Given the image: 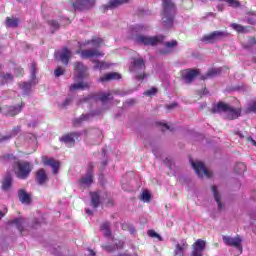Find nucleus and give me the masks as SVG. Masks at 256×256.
<instances>
[{
    "instance_id": "1",
    "label": "nucleus",
    "mask_w": 256,
    "mask_h": 256,
    "mask_svg": "<svg viewBox=\"0 0 256 256\" xmlns=\"http://www.w3.org/2000/svg\"><path fill=\"white\" fill-rule=\"evenodd\" d=\"M163 12L162 21L165 27H171L173 25V19H175V4L171 0H162Z\"/></svg>"
},
{
    "instance_id": "2",
    "label": "nucleus",
    "mask_w": 256,
    "mask_h": 256,
    "mask_svg": "<svg viewBox=\"0 0 256 256\" xmlns=\"http://www.w3.org/2000/svg\"><path fill=\"white\" fill-rule=\"evenodd\" d=\"M215 113H224L226 119H238L241 116V109L233 108L229 104H225L223 102L218 103L214 107Z\"/></svg>"
},
{
    "instance_id": "3",
    "label": "nucleus",
    "mask_w": 256,
    "mask_h": 256,
    "mask_svg": "<svg viewBox=\"0 0 256 256\" xmlns=\"http://www.w3.org/2000/svg\"><path fill=\"white\" fill-rule=\"evenodd\" d=\"M33 171V166L29 162H18L16 164L15 173L18 179H27Z\"/></svg>"
},
{
    "instance_id": "4",
    "label": "nucleus",
    "mask_w": 256,
    "mask_h": 256,
    "mask_svg": "<svg viewBox=\"0 0 256 256\" xmlns=\"http://www.w3.org/2000/svg\"><path fill=\"white\" fill-rule=\"evenodd\" d=\"M163 39L164 37L162 35H159V36L139 35L136 37V41L140 45H151L152 47L155 45H159V43H163Z\"/></svg>"
},
{
    "instance_id": "5",
    "label": "nucleus",
    "mask_w": 256,
    "mask_h": 256,
    "mask_svg": "<svg viewBox=\"0 0 256 256\" xmlns=\"http://www.w3.org/2000/svg\"><path fill=\"white\" fill-rule=\"evenodd\" d=\"M145 69V62L141 58L134 59L130 66V72L131 73H140L139 75H136V79L138 81H143L145 79V74L141 73Z\"/></svg>"
},
{
    "instance_id": "6",
    "label": "nucleus",
    "mask_w": 256,
    "mask_h": 256,
    "mask_svg": "<svg viewBox=\"0 0 256 256\" xmlns=\"http://www.w3.org/2000/svg\"><path fill=\"white\" fill-rule=\"evenodd\" d=\"M191 165L193 167V169L195 170L196 174L198 175V177H206L207 179H209V177H211L213 175V173H211V171L207 170V168H205V164H203V162L201 161H192Z\"/></svg>"
},
{
    "instance_id": "7",
    "label": "nucleus",
    "mask_w": 256,
    "mask_h": 256,
    "mask_svg": "<svg viewBox=\"0 0 256 256\" xmlns=\"http://www.w3.org/2000/svg\"><path fill=\"white\" fill-rule=\"evenodd\" d=\"M223 242L225 245H229L230 247H236L238 250V255L243 253V247L241 246V238L239 236L237 237H231V236H223Z\"/></svg>"
},
{
    "instance_id": "8",
    "label": "nucleus",
    "mask_w": 256,
    "mask_h": 256,
    "mask_svg": "<svg viewBox=\"0 0 256 256\" xmlns=\"http://www.w3.org/2000/svg\"><path fill=\"white\" fill-rule=\"evenodd\" d=\"M227 32L223 31H214L202 38L204 43H215L216 41H220L223 37H227Z\"/></svg>"
},
{
    "instance_id": "9",
    "label": "nucleus",
    "mask_w": 256,
    "mask_h": 256,
    "mask_svg": "<svg viewBox=\"0 0 256 256\" xmlns=\"http://www.w3.org/2000/svg\"><path fill=\"white\" fill-rule=\"evenodd\" d=\"M91 183H93V166L92 164H90V166L87 169V173L85 176H83L80 181H79V185L80 187H89L91 185Z\"/></svg>"
},
{
    "instance_id": "10",
    "label": "nucleus",
    "mask_w": 256,
    "mask_h": 256,
    "mask_svg": "<svg viewBox=\"0 0 256 256\" xmlns=\"http://www.w3.org/2000/svg\"><path fill=\"white\" fill-rule=\"evenodd\" d=\"M95 1L96 0H77L73 4V7H74V9H76L78 11H83L85 9H91V7L95 6Z\"/></svg>"
},
{
    "instance_id": "11",
    "label": "nucleus",
    "mask_w": 256,
    "mask_h": 256,
    "mask_svg": "<svg viewBox=\"0 0 256 256\" xmlns=\"http://www.w3.org/2000/svg\"><path fill=\"white\" fill-rule=\"evenodd\" d=\"M111 99H113L111 94L101 93L96 96H90V97L84 98V102L89 103V101H101L103 105H105V103H109Z\"/></svg>"
},
{
    "instance_id": "12",
    "label": "nucleus",
    "mask_w": 256,
    "mask_h": 256,
    "mask_svg": "<svg viewBox=\"0 0 256 256\" xmlns=\"http://www.w3.org/2000/svg\"><path fill=\"white\" fill-rule=\"evenodd\" d=\"M80 55L82 59H95L97 57H103V55L105 54L97 49H88V50H82L80 52Z\"/></svg>"
},
{
    "instance_id": "13",
    "label": "nucleus",
    "mask_w": 256,
    "mask_h": 256,
    "mask_svg": "<svg viewBox=\"0 0 256 256\" xmlns=\"http://www.w3.org/2000/svg\"><path fill=\"white\" fill-rule=\"evenodd\" d=\"M188 249H189V244L187 243V240L182 239L176 243L175 249H174V255L185 256V251H187Z\"/></svg>"
},
{
    "instance_id": "14",
    "label": "nucleus",
    "mask_w": 256,
    "mask_h": 256,
    "mask_svg": "<svg viewBox=\"0 0 256 256\" xmlns=\"http://www.w3.org/2000/svg\"><path fill=\"white\" fill-rule=\"evenodd\" d=\"M24 105L25 104H23V102H21V104H18L16 106H6V107H4V113L8 117H15V115H19V113H21V111H23Z\"/></svg>"
},
{
    "instance_id": "15",
    "label": "nucleus",
    "mask_w": 256,
    "mask_h": 256,
    "mask_svg": "<svg viewBox=\"0 0 256 256\" xmlns=\"http://www.w3.org/2000/svg\"><path fill=\"white\" fill-rule=\"evenodd\" d=\"M74 71L76 79H83L84 77H87V67L83 65V63L76 62L74 64Z\"/></svg>"
},
{
    "instance_id": "16",
    "label": "nucleus",
    "mask_w": 256,
    "mask_h": 256,
    "mask_svg": "<svg viewBox=\"0 0 256 256\" xmlns=\"http://www.w3.org/2000/svg\"><path fill=\"white\" fill-rule=\"evenodd\" d=\"M78 137H79V134L72 132L70 134H66L62 136L60 138V141H62V143H65L67 147H73V145H75V139H78Z\"/></svg>"
},
{
    "instance_id": "17",
    "label": "nucleus",
    "mask_w": 256,
    "mask_h": 256,
    "mask_svg": "<svg viewBox=\"0 0 256 256\" xmlns=\"http://www.w3.org/2000/svg\"><path fill=\"white\" fill-rule=\"evenodd\" d=\"M177 47V41L172 40L163 44V47L159 50L160 55H169L173 53V50Z\"/></svg>"
},
{
    "instance_id": "18",
    "label": "nucleus",
    "mask_w": 256,
    "mask_h": 256,
    "mask_svg": "<svg viewBox=\"0 0 256 256\" xmlns=\"http://www.w3.org/2000/svg\"><path fill=\"white\" fill-rule=\"evenodd\" d=\"M199 75V71L197 70H183L181 72V77L184 79L186 83H191L195 79L196 76Z\"/></svg>"
},
{
    "instance_id": "19",
    "label": "nucleus",
    "mask_w": 256,
    "mask_h": 256,
    "mask_svg": "<svg viewBox=\"0 0 256 256\" xmlns=\"http://www.w3.org/2000/svg\"><path fill=\"white\" fill-rule=\"evenodd\" d=\"M129 3V0H109L108 4L103 6L104 11L109 9H117V7H121V5H126Z\"/></svg>"
},
{
    "instance_id": "20",
    "label": "nucleus",
    "mask_w": 256,
    "mask_h": 256,
    "mask_svg": "<svg viewBox=\"0 0 256 256\" xmlns=\"http://www.w3.org/2000/svg\"><path fill=\"white\" fill-rule=\"evenodd\" d=\"M119 79H121V74L117 72H110L100 77L99 81L100 83H105V81H117Z\"/></svg>"
},
{
    "instance_id": "21",
    "label": "nucleus",
    "mask_w": 256,
    "mask_h": 256,
    "mask_svg": "<svg viewBox=\"0 0 256 256\" xmlns=\"http://www.w3.org/2000/svg\"><path fill=\"white\" fill-rule=\"evenodd\" d=\"M59 60L64 64L67 65L69 60L71 59L72 53L69 49L64 48L61 52L58 53Z\"/></svg>"
},
{
    "instance_id": "22",
    "label": "nucleus",
    "mask_w": 256,
    "mask_h": 256,
    "mask_svg": "<svg viewBox=\"0 0 256 256\" xmlns=\"http://www.w3.org/2000/svg\"><path fill=\"white\" fill-rule=\"evenodd\" d=\"M12 225H15L20 231L21 235H25V227H27V221L23 218H17L12 221Z\"/></svg>"
},
{
    "instance_id": "23",
    "label": "nucleus",
    "mask_w": 256,
    "mask_h": 256,
    "mask_svg": "<svg viewBox=\"0 0 256 256\" xmlns=\"http://www.w3.org/2000/svg\"><path fill=\"white\" fill-rule=\"evenodd\" d=\"M43 163L53 169L54 175L59 171V161L52 158H44Z\"/></svg>"
},
{
    "instance_id": "24",
    "label": "nucleus",
    "mask_w": 256,
    "mask_h": 256,
    "mask_svg": "<svg viewBox=\"0 0 256 256\" xmlns=\"http://www.w3.org/2000/svg\"><path fill=\"white\" fill-rule=\"evenodd\" d=\"M151 29V26L147 24H137L135 26H132L130 28V31L132 34L135 33H145L146 31H149Z\"/></svg>"
},
{
    "instance_id": "25",
    "label": "nucleus",
    "mask_w": 256,
    "mask_h": 256,
    "mask_svg": "<svg viewBox=\"0 0 256 256\" xmlns=\"http://www.w3.org/2000/svg\"><path fill=\"white\" fill-rule=\"evenodd\" d=\"M89 87H91V83L90 82H78V83H74L70 86V91H77V90H81L84 91V89H89Z\"/></svg>"
},
{
    "instance_id": "26",
    "label": "nucleus",
    "mask_w": 256,
    "mask_h": 256,
    "mask_svg": "<svg viewBox=\"0 0 256 256\" xmlns=\"http://www.w3.org/2000/svg\"><path fill=\"white\" fill-rule=\"evenodd\" d=\"M93 117H95V114H93V113L82 114L79 118L74 120V125H82V123L91 121V119H93Z\"/></svg>"
},
{
    "instance_id": "27",
    "label": "nucleus",
    "mask_w": 256,
    "mask_h": 256,
    "mask_svg": "<svg viewBox=\"0 0 256 256\" xmlns=\"http://www.w3.org/2000/svg\"><path fill=\"white\" fill-rule=\"evenodd\" d=\"M36 180L39 183V185H44V183H47L48 181L47 173L45 172L44 169H40L37 171Z\"/></svg>"
},
{
    "instance_id": "28",
    "label": "nucleus",
    "mask_w": 256,
    "mask_h": 256,
    "mask_svg": "<svg viewBox=\"0 0 256 256\" xmlns=\"http://www.w3.org/2000/svg\"><path fill=\"white\" fill-rule=\"evenodd\" d=\"M212 192L214 195V199L218 205L219 211H223V203H221V194H219V190L217 189V186L212 187Z\"/></svg>"
},
{
    "instance_id": "29",
    "label": "nucleus",
    "mask_w": 256,
    "mask_h": 256,
    "mask_svg": "<svg viewBox=\"0 0 256 256\" xmlns=\"http://www.w3.org/2000/svg\"><path fill=\"white\" fill-rule=\"evenodd\" d=\"M206 245H207V243L205 242V240L198 239V240H196V242L192 245V250H194V251H200L201 253H203V251H205Z\"/></svg>"
},
{
    "instance_id": "30",
    "label": "nucleus",
    "mask_w": 256,
    "mask_h": 256,
    "mask_svg": "<svg viewBox=\"0 0 256 256\" xmlns=\"http://www.w3.org/2000/svg\"><path fill=\"white\" fill-rule=\"evenodd\" d=\"M19 133H21V127L17 126V127L12 129V131L9 135L0 137V143H1V141H8V139L16 137Z\"/></svg>"
},
{
    "instance_id": "31",
    "label": "nucleus",
    "mask_w": 256,
    "mask_h": 256,
    "mask_svg": "<svg viewBox=\"0 0 256 256\" xmlns=\"http://www.w3.org/2000/svg\"><path fill=\"white\" fill-rule=\"evenodd\" d=\"M18 196L21 203H25L26 205H28V203H31V196H29L28 193L25 192V190H19Z\"/></svg>"
},
{
    "instance_id": "32",
    "label": "nucleus",
    "mask_w": 256,
    "mask_h": 256,
    "mask_svg": "<svg viewBox=\"0 0 256 256\" xmlns=\"http://www.w3.org/2000/svg\"><path fill=\"white\" fill-rule=\"evenodd\" d=\"M221 73V69L219 68H212L210 69L205 76H203V79H211L213 77H217Z\"/></svg>"
},
{
    "instance_id": "33",
    "label": "nucleus",
    "mask_w": 256,
    "mask_h": 256,
    "mask_svg": "<svg viewBox=\"0 0 256 256\" xmlns=\"http://www.w3.org/2000/svg\"><path fill=\"white\" fill-rule=\"evenodd\" d=\"M84 45H92V47H101V45H103V39L93 38L92 40L86 41Z\"/></svg>"
},
{
    "instance_id": "34",
    "label": "nucleus",
    "mask_w": 256,
    "mask_h": 256,
    "mask_svg": "<svg viewBox=\"0 0 256 256\" xmlns=\"http://www.w3.org/2000/svg\"><path fill=\"white\" fill-rule=\"evenodd\" d=\"M31 87H33L31 82H24L20 84V89L24 95H28V93L31 92Z\"/></svg>"
},
{
    "instance_id": "35",
    "label": "nucleus",
    "mask_w": 256,
    "mask_h": 256,
    "mask_svg": "<svg viewBox=\"0 0 256 256\" xmlns=\"http://www.w3.org/2000/svg\"><path fill=\"white\" fill-rule=\"evenodd\" d=\"M12 183H13V179H11V176H7L2 183V189L4 191H9V189H11Z\"/></svg>"
},
{
    "instance_id": "36",
    "label": "nucleus",
    "mask_w": 256,
    "mask_h": 256,
    "mask_svg": "<svg viewBox=\"0 0 256 256\" xmlns=\"http://www.w3.org/2000/svg\"><path fill=\"white\" fill-rule=\"evenodd\" d=\"M19 25V19L17 18H6V27H12L15 28Z\"/></svg>"
},
{
    "instance_id": "37",
    "label": "nucleus",
    "mask_w": 256,
    "mask_h": 256,
    "mask_svg": "<svg viewBox=\"0 0 256 256\" xmlns=\"http://www.w3.org/2000/svg\"><path fill=\"white\" fill-rule=\"evenodd\" d=\"M110 225L108 222H105L101 225L100 229L104 235V237H110L111 236V230L109 229Z\"/></svg>"
},
{
    "instance_id": "38",
    "label": "nucleus",
    "mask_w": 256,
    "mask_h": 256,
    "mask_svg": "<svg viewBox=\"0 0 256 256\" xmlns=\"http://www.w3.org/2000/svg\"><path fill=\"white\" fill-rule=\"evenodd\" d=\"M140 200L144 203H149V201H151V194L149 193V191L144 190L140 195Z\"/></svg>"
},
{
    "instance_id": "39",
    "label": "nucleus",
    "mask_w": 256,
    "mask_h": 256,
    "mask_svg": "<svg viewBox=\"0 0 256 256\" xmlns=\"http://www.w3.org/2000/svg\"><path fill=\"white\" fill-rule=\"evenodd\" d=\"M91 199H92V206L99 207V203H100L99 193H97V192L91 193Z\"/></svg>"
},
{
    "instance_id": "40",
    "label": "nucleus",
    "mask_w": 256,
    "mask_h": 256,
    "mask_svg": "<svg viewBox=\"0 0 256 256\" xmlns=\"http://www.w3.org/2000/svg\"><path fill=\"white\" fill-rule=\"evenodd\" d=\"M94 65V69H107V67H109V64L105 63V62H99L97 60H93Z\"/></svg>"
},
{
    "instance_id": "41",
    "label": "nucleus",
    "mask_w": 256,
    "mask_h": 256,
    "mask_svg": "<svg viewBox=\"0 0 256 256\" xmlns=\"http://www.w3.org/2000/svg\"><path fill=\"white\" fill-rule=\"evenodd\" d=\"M232 29H234V31H237V33H245V27L239 25V24H231Z\"/></svg>"
},
{
    "instance_id": "42",
    "label": "nucleus",
    "mask_w": 256,
    "mask_h": 256,
    "mask_svg": "<svg viewBox=\"0 0 256 256\" xmlns=\"http://www.w3.org/2000/svg\"><path fill=\"white\" fill-rule=\"evenodd\" d=\"M1 85H5V83H9L10 81H13V75L11 74H6L1 77Z\"/></svg>"
},
{
    "instance_id": "43",
    "label": "nucleus",
    "mask_w": 256,
    "mask_h": 256,
    "mask_svg": "<svg viewBox=\"0 0 256 256\" xmlns=\"http://www.w3.org/2000/svg\"><path fill=\"white\" fill-rule=\"evenodd\" d=\"M247 113H256V101L248 104Z\"/></svg>"
},
{
    "instance_id": "44",
    "label": "nucleus",
    "mask_w": 256,
    "mask_h": 256,
    "mask_svg": "<svg viewBox=\"0 0 256 256\" xmlns=\"http://www.w3.org/2000/svg\"><path fill=\"white\" fill-rule=\"evenodd\" d=\"M246 169H247V166H245V164H243V163H238V164L236 165V173L241 174V173H243L244 171H246Z\"/></svg>"
},
{
    "instance_id": "45",
    "label": "nucleus",
    "mask_w": 256,
    "mask_h": 256,
    "mask_svg": "<svg viewBox=\"0 0 256 256\" xmlns=\"http://www.w3.org/2000/svg\"><path fill=\"white\" fill-rule=\"evenodd\" d=\"M64 73H65V68L63 67H58L54 71L55 77H61V75H64Z\"/></svg>"
},
{
    "instance_id": "46",
    "label": "nucleus",
    "mask_w": 256,
    "mask_h": 256,
    "mask_svg": "<svg viewBox=\"0 0 256 256\" xmlns=\"http://www.w3.org/2000/svg\"><path fill=\"white\" fill-rule=\"evenodd\" d=\"M26 139L31 143H37V137L35 136V134H27Z\"/></svg>"
},
{
    "instance_id": "47",
    "label": "nucleus",
    "mask_w": 256,
    "mask_h": 256,
    "mask_svg": "<svg viewBox=\"0 0 256 256\" xmlns=\"http://www.w3.org/2000/svg\"><path fill=\"white\" fill-rule=\"evenodd\" d=\"M157 93V88H151L144 92V95H147L148 97H151L152 95H155Z\"/></svg>"
},
{
    "instance_id": "48",
    "label": "nucleus",
    "mask_w": 256,
    "mask_h": 256,
    "mask_svg": "<svg viewBox=\"0 0 256 256\" xmlns=\"http://www.w3.org/2000/svg\"><path fill=\"white\" fill-rule=\"evenodd\" d=\"M148 235L150 237H156V239H159V241H162L161 236L157 234V232H155L154 230H149Z\"/></svg>"
},
{
    "instance_id": "49",
    "label": "nucleus",
    "mask_w": 256,
    "mask_h": 256,
    "mask_svg": "<svg viewBox=\"0 0 256 256\" xmlns=\"http://www.w3.org/2000/svg\"><path fill=\"white\" fill-rule=\"evenodd\" d=\"M49 25L52 26L53 29H59V23L55 20H51Z\"/></svg>"
},
{
    "instance_id": "50",
    "label": "nucleus",
    "mask_w": 256,
    "mask_h": 256,
    "mask_svg": "<svg viewBox=\"0 0 256 256\" xmlns=\"http://www.w3.org/2000/svg\"><path fill=\"white\" fill-rule=\"evenodd\" d=\"M191 256H203V252L192 250Z\"/></svg>"
},
{
    "instance_id": "51",
    "label": "nucleus",
    "mask_w": 256,
    "mask_h": 256,
    "mask_svg": "<svg viewBox=\"0 0 256 256\" xmlns=\"http://www.w3.org/2000/svg\"><path fill=\"white\" fill-rule=\"evenodd\" d=\"M5 213H7V207H4L3 211H0V219H3V217H5Z\"/></svg>"
},
{
    "instance_id": "52",
    "label": "nucleus",
    "mask_w": 256,
    "mask_h": 256,
    "mask_svg": "<svg viewBox=\"0 0 256 256\" xmlns=\"http://www.w3.org/2000/svg\"><path fill=\"white\" fill-rule=\"evenodd\" d=\"M248 141H249L254 147H256V141H255L253 138L248 137Z\"/></svg>"
},
{
    "instance_id": "53",
    "label": "nucleus",
    "mask_w": 256,
    "mask_h": 256,
    "mask_svg": "<svg viewBox=\"0 0 256 256\" xmlns=\"http://www.w3.org/2000/svg\"><path fill=\"white\" fill-rule=\"evenodd\" d=\"M177 103H172L171 105L167 106V109H175Z\"/></svg>"
},
{
    "instance_id": "54",
    "label": "nucleus",
    "mask_w": 256,
    "mask_h": 256,
    "mask_svg": "<svg viewBox=\"0 0 256 256\" xmlns=\"http://www.w3.org/2000/svg\"><path fill=\"white\" fill-rule=\"evenodd\" d=\"M160 125H163L165 129H169V125H167L166 123H160Z\"/></svg>"
},
{
    "instance_id": "55",
    "label": "nucleus",
    "mask_w": 256,
    "mask_h": 256,
    "mask_svg": "<svg viewBox=\"0 0 256 256\" xmlns=\"http://www.w3.org/2000/svg\"><path fill=\"white\" fill-rule=\"evenodd\" d=\"M88 253L90 256H95V252H93V250H88Z\"/></svg>"
},
{
    "instance_id": "56",
    "label": "nucleus",
    "mask_w": 256,
    "mask_h": 256,
    "mask_svg": "<svg viewBox=\"0 0 256 256\" xmlns=\"http://www.w3.org/2000/svg\"><path fill=\"white\" fill-rule=\"evenodd\" d=\"M128 105H133V103H135V100H129L127 101Z\"/></svg>"
},
{
    "instance_id": "57",
    "label": "nucleus",
    "mask_w": 256,
    "mask_h": 256,
    "mask_svg": "<svg viewBox=\"0 0 256 256\" xmlns=\"http://www.w3.org/2000/svg\"><path fill=\"white\" fill-rule=\"evenodd\" d=\"M217 9H218V11H223V6L218 5V6H217Z\"/></svg>"
},
{
    "instance_id": "58",
    "label": "nucleus",
    "mask_w": 256,
    "mask_h": 256,
    "mask_svg": "<svg viewBox=\"0 0 256 256\" xmlns=\"http://www.w3.org/2000/svg\"><path fill=\"white\" fill-rule=\"evenodd\" d=\"M86 213H87V215H91L92 214L91 210H89V209H86Z\"/></svg>"
},
{
    "instance_id": "59",
    "label": "nucleus",
    "mask_w": 256,
    "mask_h": 256,
    "mask_svg": "<svg viewBox=\"0 0 256 256\" xmlns=\"http://www.w3.org/2000/svg\"><path fill=\"white\" fill-rule=\"evenodd\" d=\"M33 77L35 76V65H33Z\"/></svg>"
}]
</instances>
